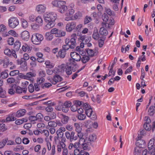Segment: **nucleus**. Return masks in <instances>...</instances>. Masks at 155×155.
I'll return each instance as SVG.
<instances>
[{"label":"nucleus","instance_id":"1","mask_svg":"<svg viewBox=\"0 0 155 155\" xmlns=\"http://www.w3.org/2000/svg\"><path fill=\"white\" fill-rule=\"evenodd\" d=\"M44 17L45 22L47 23L44 27L45 29L49 30L55 25L54 21L57 18V15L55 13H46L44 15Z\"/></svg>","mask_w":155,"mask_h":155},{"label":"nucleus","instance_id":"2","mask_svg":"<svg viewBox=\"0 0 155 155\" xmlns=\"http://www.w3.org/2000/svg\"><path fill=\"white\" fill-rule=\"evenodd\" d=\"M44 38L41 34L36 33L32 35L31 38L32 42L35 45H39L43 40Z\"/></svg>","mask_w":155,"mask_h":155},{"label":"nucleus","instance_id":"3","mask_svg":"<svg viewBox=\"0 0 155 155\" xmlns=\"http://www.w3.org/2000/svg\"><path fill=\"white\" fill-rule=\"evenodd\" d=\"M19 24V21L16 17H12L8 20L9 27L12 28H15Z\"/></svg>","mask_w":155,"mask_h":155},{"label":"nucleus","instance_id":"4","mask_svg":"<svg viewBox=\"0 0 155 155\" xmlns=\"http://www.w3.org/2000/svg\"><path fill=\"white\" fill-rule=\"evenodd\" d=\"M65 136L66 138L69 140L71 142L76 141L78 139V137L75 135V132L73 131L71 132V133L68 131L66 132Z\"/></svg>","mask_w":155,"mask_h":155},{"label":"nucleus","instance_id":"5","mask_svg":"<svg viewBox=\"0 0 155 155\" xmlns=\"http://www.w3.org/2000/svg\"><path fill=\"white\" fill-rule=\"evenodd\" d=\"M51 32V34H54L55 36L57 37H61L64 36L66 35L65 31L61 30H59L56 28L52 29Z\"/></svg>","mask_w":155,"mask_h":155},{"label":"nucleus","instance_id":"6","mask_svg":"<svg viewBox=\"0 0 155 155\" xmlns=\"http://www.w3.org/2000/svg\"><path fill=\"white\" fill-rule=\"evenodd\" d=\"M154 139H151L150 140L148 144L149 153H150L153 155H155V142L154 143Z\"/></svg>","mask_w":155,"mask_h":155},{"label":"nucleus","instance_id":"7","mask_svg":"<svg viewBox=\"0 0 155 155\" xmlns=\"http://www.w3.org/2000/svg\"><path fill=\"white\" fill-rule=\"evenodd\" d=\"M76 26V23L74 21L69 22L66 25V30L68 32H71L75 28Z\"/></svg>","mask_w":155,"mask_h":155},{"label":"nucleus","instance_id":"8","mask_svg":"<svg viewBox=\"0 0 155 155\" xmlns=\"http://www.w3.org/2000/svg\"><path fill=\"white\" fill-rule=\"evenodd\" d=\"M72 58H70L69 59L68 62L66 64L68 66H70L72 68V70L73 71H76V69L77 68V64L76 62Z\"/></svg>","mask_w":155,"mask_h":155},{"label":"nucleus","instance_id":"9","mask_svg":"<svg viewBox=\"0 0 155 155\" xmlns=\"http://www.w3.org/2000/svg\"><path fill=\"white\" fill-rule=\"evenodd\" d=\"M52 4L53 6L59 8L64 5H65L66 2L64 1L54 0L52 2Z\"/></svg>","mask_w":155,"mask_h":155},{"label":"nucleus","instance_id":"10","mask_svg":"<svg viewBox=\"0 0 155 155\" xmlns=\"http://www.w3.org/2000/svg\"><path fill=\"white\" fill-rule=\"evenodd\" d=\"M72 59L76 61H80L81 60V57L79 54L76 52H72L70 54Z\"/></svg>","mask_w":155,"mask_h":155},{"label":"nucleus","instance_id":"11","mask_svg":"<svg viewBox=\"0 0 155 155\" xmlns=\"http://www.w3.org/2000/svg\"><path fill=\"white\" fill-rule=\"evenodd\" d=\"M21 76L23 78L26 79H29L30 78L35 77L36 76V74L32 72L27 73L25 75L23 74H21Z\"/></svg>","mask_w":155,"mask_h":155},{"label":"nucleus","instance_id":"12","mask_svg":"<svg viewBox=\"0 0 155 155\" xmlns=\"http://www.w3.org/2000/svg\"><path fill=\"white\" fill-rule=\"evenodd\" d=\"M62 79V78L60 76L58 75H55L50 81L53 84H55L58 82L61 81Z\"/></svg>","mask_w":155,"mask_h":155},{"label":"nucleus","instance_id":"13","mask_svg":"<svg viewBox=\"0 0 155 155\" xmlns=\"http://www.w3.org/2000/svg\"><path fill=\"white\" fill-rule=\"evenodd\" d=\"M29 36V33L27 31H24L22 32L21 34V38L22 39L26 41L28 40Z\"/></svg>","mask_w":155,"mask_h":155},{"label":"nucleus","instance_id":"14","mask_svg":"<svg viewBox=\"0 0 155 155\" xmlns=\"http://www.w3.org/2000/svg\"><path fill=\"white\" fill-rule=\"evenodd\" d=\"M46 9V7L43 5H39L36 7V10L38 12L42 13L45 12Z\"/></svg>","mask_w":155,"mask_h":155},{"label":"nucleus","instance_id":"15","mask_svg":"<svg viewBox=\"0 0 155 155\" xmlns=\"http://www.w3.org/2000/svg\"><path fill=\"white\" fill-rule=\"evenodd\" d=\"M30 59L31 61L30 63V65L32 67H35L37 66V59L34 56H32L30 57Z\"/></svg>","mask_w":155,"mask_h":155},{"label":"nucleus","instance_id":"16","mask_svg":"<svg viewBox=\"0 0 155 155\" xmlns=\"http://www.w3.org/2000/svg\"><path fill=\"white\" fill-rule=\"evenodd\" d=\"M136 144L139 147H145L146 143L144 140H137Z\"/></svg>","mask_w":155,"mask_h":155},{"label":"nucleus","instance_id":"17","mask_svg":"<svg viewBox=\"0 0 155 155\" xmlns=\"http://www.w3.org/2000/svg\"><path fill=\"white\" fill-rule=\"evenodd\" d=\"M99 33L101 35L104 36H106L108 34L107 31L104 27H102L100 28Z\"/></svg>","mask_w":155,"mask_h":155},{"label":"nucleus","instance_id":"18","mask_svg":"<svg viewBox=\"0 0 155 155\" xmlns=\"http://www.w3.org/2000/svg\"><path fill=\"white\" fill-rule=\"evenodd\" d=\"M62 117L61 121L62 123L63 124H66L68 122L69 118L68 116H66L63 114L61 115Z\"/></svg>","mask_w":155,"mask_h":155},{"label":"nucleus","instance_id":"19","mask_svg":"<svg viewBox=\"0 0 155 155\" xmlns=\"http://www.w3.org/2000/svg\"><path fill=\"white\" fill-rule=\"evenodd\" d=\"M26 112V110L25 109H22L16 112V116L18 117H20L24 116Z\"/></svg>","mask_w":155,"mask_h":155},{"label":"nucleus","instance_id":"20","mask_svg":"<svg viewBox=\"0 0 155 155\" xmlns=\"http://www.w3.org/2000/svg\"><path fill=\"white\" fill-rule=\"evenodd\" d=\"M80 147H81L84 150L87 149L88 147V144L87 143L85 139L83 140L82 141H80Z\"/></svg>","mask_w":155,"mask_h":155},{"label":"nucleus","instance_id":"21","mask_svg":"<svg viewBox=\"0 0 155 155\" xmlns=\"http://www.w3.org/2000/svg\"><path fill=\"white\" fill-rule=\"evenodd\" d=\"M1 62L3 63V66L4 68H7L9 64V62L8 58H5L1 60Z\"/></svg>","mask_w":155,"mask_h":155},{"label":"nucleus","instance_id":"22","mask_svg":"<svg viewBox=\"0 0 155 155\" xmlns=\"http://www.w3.org/2000/svg\"><path fill=\"white\" fill-rule=\"evenodd\" d=\"M85 113L88 117H91L93 113V110L91 108L88 107H85Z\"/></svg>","mask_w":155,"mask_h":155},{"label":"nucleus","instance_id":"23","mask_svg":"<svg viewBox=\"0 0 155 155\" xmlns=\"http://www.w3.org/2000/svg\"><path fill=\"white\" fill-rule=\"evenodd\" d=\"M47 68H52L54 66V64L49 61H47L45 63Z\"/></svg>","mask_w":155,"mask_h":155},{"label":"nucleus","instance_id":"24","mask_svg":"<svg viewBox=\"0 0 155 155\" xmlns=\"http://www.w3.org/2000/svg\"><path fill=\"white\" fill-rule=\"evenodd\" d=\"M99 37V35L98 33V30L96 28L94 29V32L92 35L93 38L95 40L98 39Z\"/></svg>","mask_w":155,"mask_h":155},{"label":"nucleus","instance_id":"25","mask_svg":"<svg viewBox=\"0 0 155 155\" xmlns=\"http://www.w3.org/2000/svg\"><path fill=\"white\" fill-rule=\"evenodd\" d=\"M17 61L18 65H21L24 67L27 65L26 61L23 58H21L20 59H18Z\"/></svg>","mask_w":155,"mask_h":155},{"label":"nucleus","instance_id":"26","mask_svg":"<svg viewBox=\"0 0 155 155\" xmlns=\"http://www.w3.org/2000/svg\"><path fill=\"white\" fill-rule=\"evenodd\" d=\"M96 139V136L94 134L90 135L88 137V140L91 143H93L94 142Z\"/></svg>","mask_w":155,"mask_h":155},{"label":"nucleus","instance_id":"27","mask_svg":"<svg viewBox=\"0 0 155 155\" xmlns=\"http://www.w3.org/2000/svg\"><path fill=\"white\" fill-rule=\"evenodd\" d=\"M67 64H62L58 67V70L59 72H64L65 69L66 67Z\"/></svg>","mask_w":155,"mask_h":155},{"label":"nucleus","instance_id":"28","mask_svg":"<svg viewBox=\"0 0 155 155\" xmlns=\"http://www.w3.org/2000/svg\"><path fill=\"white\" fill-rule=\"evenodd\" d=\"M105 39L106 37L103 36L98 41V44L99 47L100 48H102L103 46Z\"/></svg>","mask_w":155,"mask_h":155},{"label":"nucleus","instance_id":"29","mask_svg":"<svg viewBox=\"0 0 155 155\" xmlns=\"http://www.w3.org/2000/svg\"><path fill=\"white\" fill-rule=\"evenodd\" d=\"M51 32H46L45 34V38L46 39L49 41H51L53 38V36Z\"/></svg>","mask_w":155,"mask_h":155},{"label":"nucleus","instance_id":"30","mask_svg":"<svg viewBox=\"0 0 155 155\" xmlns=\"http://www.w3.org/2000/svg\"><path fill=\"white\" fill-rule=\"evenodd\" d=\"M21 43L19 41H16L14 44V48L15 50L18 51L21 46Z\"/></svg>","mask_w":155,"mask_h":155},{"label":"nucleus","instance_id":"31","mask_svg":"<svg viewBox=\"0 0 155 155\" xmlns=\"http://www.w3.org/2000/svg\"><path fill=\"white\" fill-rule=\"evenodd\" d=\"M77 133V137H78L79 138V141H82L85 139L83 137H84V134L82 132H81V131H80L79 132H78Z\"/></svg>","mask_w":155,"mask_h":155},{"label":"nucleus","instance_id":"32","mask_svg":"<svg viewBox=\"0 0 155 155\" xmlns=\"http://www.w3.org/2000/svg\"><path fill=\"white\" fill-rule=\"evenodd\" d=\"M76 41L73 39H70L69 45L71 49H73L76 46Z\"/></svg>","mask_w":155,"mask_h":155},{"label":"nucleus","instance_id":"33","mask_svg":"<svg viewBox=\"0 0 155 155\" xmlns=\"http://www.w3.org/2000/svg\"><path fill=\"white\" fill-rule=\"evenodd\" d=\"M71 68H72V67H71L70 66H68L67 65L66 67L65 68V71L67 75H70L71 74L72 71Z\"/></svg>","mask_w":155,"mask_h":155},{"label":"nucleus","instance_id":"34","mask_svg":"<svg viewBox=\"0 0 155 155\" xmlns=\"http://www.w3.org/2000/svg\"><path fill=\"white\" fill-rule=\"evenodd\" d=\"M154 111H155V107L154 106H150L148 110L149 114L151 116L153 115L154 114Z\"/></svg>","mask_w":155,"mask_h":155},{"label":"nucleus","instance_id":"35","mask_svg":"<svg viewBox=\"0 0 155 155\" xmlns=\"http://www.w3.org/2000/svg\"><path fill=\"white\" fill-rule=\"evenodd\" d=\"M67 9V7L65 5H64L62 7L58 9V11L61 13H63L65 12Z\"/></svg>","mask_w":155,"mask_h":155},{"label":"nucleus","instance_id":"36","mask_svg":"<svg viewBox=\"0 0 155 155\" xmlns=\"http://www.w3.org/2000/svg\"><path fill=\"white\" fill-rule=\"evenodd\" d=\"M21 26L23 28H25L28 26V23L27 21L24 19L22 18L21 19Z\"/></svg>","mask_w":155,"mask_h":155},{"label":"nucleus","instance_id":"37","mask_svg":"<svg viewBox=\"0 0 155 155\" xmlns=\"http://www.w3.org/2000/svg\"><path fill=\"white\" fill-rule=\"evenodd\" d=\"M58 54L60 58H64L66 54V51L61 49L58 52Z\"/></svg>","mask_w":155,"mask_h":155},{"label":"nucleus","instance_id":"38","mask_svg":"<svg viewBox=\"0 0 155 155\" xmlns=\"http://www.w3.org/2000/svg\"><path fill=\"white\" fill-rule=\"evenodd\" d=\"M74 126L75 127V130L77 132L81 131L82 128L78 123H75Z\"/></svg>","mask_w":155,"mask_h":155},{"label":"nucleus","instance_id":"39","mask_svg":"<svg viewBox=\"0 0 155 155\" xmlns=\"http://www.w3.org/2000/svg\"><path fill=\"white\" fill-rule=\"evenodd\" d=\"M102 18L104 21L105 22H103L102 23V25H106V22L108 20L109 18L108 16L106 14H104L102 16Z\"/></svg>","mask_w":155,"mask_h":155},{"label":"nucleus","instance_id":"40","mask_svg":"<svg viewBox=\"0 0 155 155\" xmlns=\"http://www.w3.org/2000/svg\"><path fill=\"white\" fill-rule=\"evenodd\" d=\"M86 51L89 56L92 57L94 55V51L92 49L88 48L86 49Z\"/></svg>","mask_w":155,"mask_h":155},{"label":"nucleus","instance_id":"41","mask_svg":"<svg viewBox=\"0 0 155 155\" xmlns=\"http://www.w3.org/2000/svg\"><path fill=\"white\" fill-rule=\"evenodd\" d=\"M38 75L39 77L43 78H44L46 75L45 71L42 69H41L39 70Z\"/></svg>","mask_w":155,"mask_h":155},{"label":"nucleus","instance_id":"42","mask_svg":"<svg viewBox=\"0 0 155 155\" xmlns=\"http://www.w3.org/2000/svg\"><path fill=\"white\" fill-rule=\"evenodd\" d=\"M48 126L51 128H55L57 127L56 122L54 121H49L48 123Z\"/></svg>","mask_w":155,"mask_h":155},{"label":"nucleus","instance_id":"43","mask_svg":"<svg viewBox=\"0 0 155 155\" xmlns=\"http://www.w3.org/2000/svg\"><path fill=\"white\" fill-rule=\"evenodd\" d=\"M29 120L33 124L36 123V121H37L36 116H30L29 117Z\"/></svg>","mask_w":155,"mask_h":155},{"label":"nucleus","instance_id":"44","mask_svg":"<svg viewBox=\"0 0 155 155\" xmlns=\"http://www.w3.org/2000/svg\"><path fill=\"white\" fill-rule=\"evenodd\" d=\"M92 20L91 18V17L86 16L84 18V22L85 24H87L90 22Z\"/></svg>","mask_w":155,"mask_h":155},{"label":"nucleus","instance_id":"45","mask_svg":"<svg viewBox=\"0 0 155 155\" xmlns=\"http://www.w3.org/2000/svg\"><path fill=\"white\" fill-rule=\"evenodd\" d=\"M82 14L79 12H77L74 15L73 18V20H76L81 16Z\"/></svg>","mask_w":155,"mask_h":155},{"label":"nucleus","instance_id":"46","mask_svg":"<svg viewBox=\"0 0 155 155\" xmlns=\"http://www.w3.org/2000/svg\"><path fill=\"white\" fill-rule=\"evenodd\" d=\"M78 118L80 120H84L86 118V116L84 114H79L77 116Z\"/></svg>","mask_w":155,"mask_h":155},{"label":"nucleus","instance_id":"47","mask_svg":"<svg viewBox=\"0 0 155 155\" xmlns=\"http://www.w3.org/2000/svg\"><path fill=\"white\" fill-rule=\"evenodd\" d=\"M19 71L18 70L12 71L10 72L9 75L12 76L16 75L19 74Z\"/></svg>","mask_w":155,"mask_h":155},{"label":"nucleus","instance_id":"48","mask_svg":"<svg viewBox=\"0 0 155 155\" xmlns=\"http://www.w3.org/2000/svg\"><path fill=\"white\" fill-rule=\"evenodd\" d=\"M4 53L5 54L9 57L11 56L12 51L8 48H6L4 50Z\"/></svg>","mask_w":155,"mask_h":155},{"label":"nucleus","instance_id":"49","mask_svg":"<svg viewBox=\"0 0 155 155\" xmlns=\"http://www.w3.org/2000/svg\"><path fill=\"white\" fill-rule=\"evenodd\" d=\"M37 121H41L43 119V116L41 113H38L35 116Z\"/></svg>","mask_w":155,"mask_h":155},{"label":"nucleus","instance_id":"50","mask_svg":"<svg viewBox=\"0 0 155 155\" xmlns=\"http://www.w3.org/2000/svg\"><path fill=\"white\" fill-rule=\"evenodd\" d=\"M7 142L6 139H4L0 142V149L3 148Z\"/></svg>","mask_w":155,"mask_h":155},{"label":"nucleus","instance_id":"51","mask_svg":"<svg viewBox=\"0 0 155 155\" xmlns=\"http://www.w3.org/2000/svg\"><path fill=\"white\" fill-rule=\"evenodd\" d=\"M32 29L35 31L39 30V26L36 24H33L31 25Z\"/></svg>","mask_w":155,"mask_h":155},{"label":"nucleus","instance_id":"52","mask_svg":"<svg viewBox=\"0 0 155 155\" xmlns=\"http://www.w3.org/2000/svg\"><path fill=\"white\" fill-rule=\"evenodd\" d=\"M143 127L147 130H150L151 129V127L150 124H144L143 125Z\"/></svg>","mask_w":155,"mask_h":155},{"label":"nucleus","instance_id":"53","mask_svg":"<svg viewBox=\"0 0 155 155\" xmlns=\"http://www.w3.org/2000/svg\"><path fill=\"white\" fill-rule=\"evenodd\" d=\"M89 58L88 56H83L81 59L82 62L84 63H85L89 60Z\"/></svg>","mask_w":155,"mask_h":155},{"label":"nucleus","instance_id":"54","mask_svg":"<svg viewBox=\"0 0 155 155\" xmlns=\"http://www.w3.org/2000/svg\"><path fill=\"white\" fill-rule=\"evenodd\" d=\"M71 105V102L69 101H67L64 102L63 105H62V106L68 108V107H70Z\"/></svg>","mask_w":155,"mask_h":155},{"label":"nucleus","instance_id":"55","mask_svg":"<svg viewBox=\"0 0 155 155\" xmlns=\"http://www.w3.org/2000/svg\"><path fill=\"white\" fill-rule=\"evenodd\" d=\"M105 10L106 12L110 16H111L113 15L114 13V12L112 11L109 8H106Z\"/></svg>","mask_w":155,"mask_h":155},{"label":"nucleus","instance_id":"56","mask_svg":"<svg viewBox=\"0 0 155 155\" xmlns=\"http://www.w3.org/2000/svg\"><path fill=\"white\" fill-rule=\"evenodd\" d=\"M45 79L44 78L41 77L38 78L37 79V82L38 84H40L45 82Z\"/></svg>","mask_w":155,"mask_h":155},{"label":"nucleus","instance_id":"57","mask_svg":"<svg viewBox=\"0 0 155 155\" xmlns=\"http://www.w3.org/2000/svg\"><path fill=\"white\" fill-rule=\"evenodd\" d=\"M51 84L49 83H47L44 84H43L41 85V87L43 88L44 89L45 88H49L51 86Z\"/></svg>","mask_w":155,"mask_h":155},{"label":"nucleus","instance_id":"58","mask_svg":"<svg viewBox=\"0 0 155 155\" xmlns=\"http://www.w3.org/2000/svg\"><path fill=\"white\" fill-rule=\"evenodd\" d=\"M48 114L51 119H54L56 118V113L52 111Z\"/></svg>","mask_w":155,"mask_h":155},{"label":"nucleus","instance_id":"59","mask_svg":"<svg viewBox=\"0 0 155 155\" xmlns=\"http://www.w3.org/2000/svg\"><path fill=\"white\" fill-rule=\"evenodd\" d=\"M36 21L39 24H41L43 23V20L40 16H38L36 18Z\"/></svg>","mask_w":155,"mask_h":155},{"label":"nucleus","instance_id":"60","mask_svg":"<svg viewBox=\"0 0 155 155\" xmlns=\"http://www.w3.org/2000/svg\"><path fill=\"white\" fill-rule=\"evenodd\" d=\"M80 141H78V142H76L73 143L74 148L76 149H78V148H80Z\"/></svg>","mask_w":155,"mask_h":155},{"label":"nucleus","instance_id":"61","mask_svg":"<svg viewBox=\"0 0 155 155\" xmlns=\"http://www.w3.org/2000/svg\"><path fill=\"white\" fill-rule=\"evenodd\" d=\"M78 107L77 104H74L71 107V110L73 112H75L77 110Z\"/></svg>","mask_w":155,"mask_h":155},{"label":"nucleus","instance_id":"62","mask_svg":"<svg viewBox=\"0 0 155 155\" xmlns=\"http://www.w3.org/2000/svg\"><path fill=\"white\" fill-rule=\"evenodd\" d=\"M29 48V47L26 44H25L22 46V49L24 51H26L27 50H28Z\"/></svg>","mask_w":155,"mask_h":155},{"label":"nucleus","instance_id":"63","mask_svg":"<svg viewBox=\"0 0 155 155\" xmlns=\"http://www.w3.org/2000/svg\"><path fill=\"white\" fill-rule=\"evenodd\" d=\"M70 48V47L69 45L66 44L63 45L62 48L61 49L66 52V51L68 50Z\"/></svg>","mask_w":155,"mask_h":155},{"label":"nucleus","instance_id":"64","mask_svg":"<svg viewBox=\"0 0 155 155\" xmlns=\"http://www.w3.org/2000/svg\"><path fill=\"white\" fill-rule=\"evenodd\" d=\"M7 81L8 83L11 84L14 83L15 81V80L13 78H10L7 79Z\"/></svg>","mask_w":155,"mask_h":155}]
</instances>
